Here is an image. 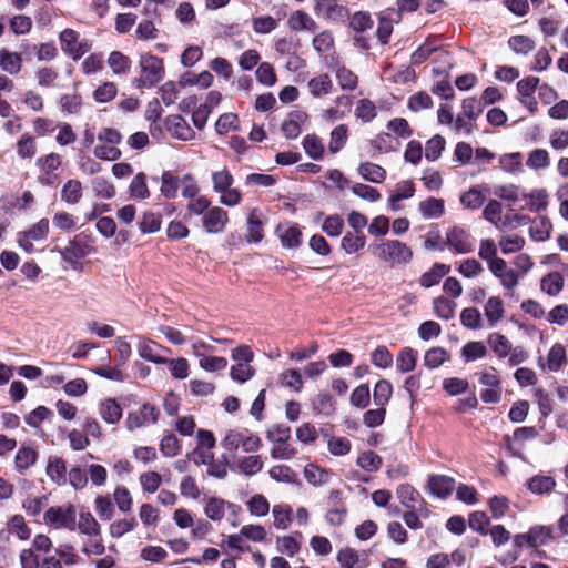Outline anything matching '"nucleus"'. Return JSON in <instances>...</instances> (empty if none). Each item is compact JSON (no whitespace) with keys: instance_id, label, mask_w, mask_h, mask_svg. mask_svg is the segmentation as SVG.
Listing matches in <instances>:
<instances>
[{"instance_id":"nucleus-62","label":"nucleus","mask_w":568,"mask_h":568,"mask_svg":"<svg viewBox=\"0 0 568 568\" xmlns=\"http://www.w3.org/2000/svg\"><path fill=\"white\" fill-rule=\"evenodd\" d=\"M8 530L10 534L17 536L20 540H27L31 536V530L27 526L24 518L21 515H14L8 521Z\"/></svg>"},{"instance_id":"nucleus-36","label":"nucleus","mask_w":568,"mask_h":568,"mask_svg":"<svg viewBox=\"0 0 568 568\" xmlns=\"http://www.w3.org/2000/svg\"><path fill=\"white\" fill-rule=\"evenodd\" d=\"M307 88L313 97L320 98L328 94L332 91L333 82L328 74L322 73L311 79L307 83Z\"/></svg>"},{"instance_id":"nucleus-57","label":"nucleus","mask_w":568,"mask_h":568,"mask_svg":"<svg viewBox=\"0 0 568 568\" xmlns=\"http://www.w3.org/2000/svg\"><path fill=\"white\" fill-rule=\"evenodd\" d=\"M393 394V386L387 379H381L376 383L373 392V398L376 406H385Z\"/></svg>"},{"instance_id":"nucleus-34","label":"nucleus","mask_w":568,"mask_h":568,"mask_svg":"<svg viewBox=\"0 0 568 568\" xmlns=\"http://www.w3.org/2000/svg\"><path fill=\"white\" fill-rule=\"evenodd\" d=\"M366 245V236L364 233L347 232L342 241L341 248L346 254H356Z\"/></svg>"},{"instance_id":"nucleus-56","label":"nucleus","mask_w":568,"mask_h":568,"mask_svg":"<svg viewBox=\"0 0 568 568\" xmlns=\"http://www.w3.org/2000/svg\"><path fill=\"white\" fill-rule=\"evenodd\" d=\"M304 476L307 483L313 486H322L329 480L328 471L313 464L305 466Z\"/></svg>"},{"instance_id":"nucleus-12","label":"nucleus","mask_w":568,"mask_h":568,"mask_svg":"<svg viewBox=\"0 0 568 568\" xmlns=\"http://www.w3.org/2000/svg\"><path fill=\"white\" fill-rule=\"evenodd\" d=\"M160 352L171 353V349L146 338H141L138 344V354L148 362L164 364L166 357L162 356Z\"/></svg>"},{"instance_id":"nucleus-39","label":"nucleus","mask_w":568,"mask_h":568,"mask_svg":"<svg viewBox=\"0 0 568 568\" xmlns=\"http://www.w3.org/2000/svg\"><path fill=\"white\" fill-rule=\"evenodd\" d=\"M335 78L339 88L344 91L355 90L358 83V77L345 65L335 68Z\"/></svg>"},{"instance_id":"nucleus-28","label":"nucleus","mask_w":568,"mask_h":568,"mask_svg":"<svg viewBox=\"0 0 568 568\" xmlns=\"http://www.w3.org/2000/svg\"><path fill=\"white\" fill-rule=\"evenodd\" d=\"M38 459V452L28 445H22L14 456V468L19 473H24L32 467Z\"/></svg>"},{"instance_id":"nucleus-33","label":"nucleus","mask_w":568,"mask_h":568,"mask_svg":"<svg viewBox=\"0 0 568 568\" xmlns=\"http://www.w3.org/2000/svg\"><path fill=\"white\" fill-rule=\"evenodd\" d=\"M552 223L546 215H540L530 226L529 234L535 241L544 242L550 237Z\"/></svg>"},{"instance_id":"nucleus-23","label":"nucleus","mask_w":568,"mask_h":568,"mask_svg":"<svg viewBox=\"0 0 568 568\" xmlns=\"http://www.w3.org/2000/svg\"><path fill=\"white\" fill-rule=\"evenodd\" d=\"M273 527L277 530H286L290 528L294 513L288 504H275L272 507Z\"/></svg>"},{"instance_id":"nucleus-46","label":"nucleus","mask_w":568,"mask_h":568,"mask_svg":"<svg viewBox=\"0 0 568 568\" xmlns=\"http://www.w3.org/2000/svg\"><path fill=\"white\" fill-rule=\"evenodd\" d=\"M108 64L114 74H126L131 69V59L120 51H112L108 58Z\"/></svg>"},{"instance_id":"nucleus-31","label":"nucleus","mask_w":568,"mask_h":568,"mask_svg":"<svg viewBox=\"0 0 568 568\" xmlns=\"http://www.w3.org/2000/svg\"><path fill=\"white\" fill-rule=\"evenodd\" d=\"M83 195L82 183L77 179L68 180L61 189V201L74 205L78 204Z\"/></svg>"},{"instance_id":"nucleus-41","label":"nucleus","mask_w":568,"mask_h":568,"mask_svg":"<svg viewBox=\"0 0 568 568\" xmlns=\"http://www.w3.org/2000/svg\"><path fill=\"white\" fill-rule=\"evenodd\" d=\"M456 307L455 302L443 296L436 297L433 301L434 314L444 321H449L455 316Z\"/></svg>"},{"instance_id":"nucleus-53","label":"nucleus","mask_w":568,"mask_h":568,"mask_svg":"<svg viewBox=\"0 0 568 568\" xmlns=\"http://www.w3.org/2000/svg\"><path fill=\"white\" fill-rule=\"evenodd\" d=\"M485 202V194L478 186L470 187L460 195V203L465 209L477 210Z\"/></svg>"},{"instance_id":"nucleus-3","label":"nucleus","mask_w":568,"mask_h":568,"mask_svg":"<svg viewBox=\"0 0 568 568\" xmlns=\"http://www.w3.org/2000/svg\"><path fill=\"white\" fill-rule=\"evenodd\" d=\"M483 112V108L475 97L464 99L462 111L457 114L454 122V131L469 135L476 129V120Z\"/></svg>"},{"instance_id":"nucleus-19","label":"nucleus","mask_w":568,"mask_h":568,"mask_svg":"<svg viewBox=\"0 0 568 568\" xmlns=\"http://www.w3.org/2000/svg\"><path fill=\"white\" fill-rule=\"evenodd\" d=\"M45 473L55 485L64 486L68 484L67 464L61 457L50 456L48 458Z\"/></svg>"},{"instance_id":"nucleus-51","label":"nucleus","mask_w":568,"mask_h":568,"mask_svg":"<svg viewBox=\"0 0 568 568\" xmlns=\"http://www.w3.org/2000/svg\"><path fill=\"white\" fill-rule=\"evenodd\" d=\"M566 364V349L560 343L551 346L547 355V367L551 372L559 371Z\"/></svg>"},{"instance_id":"nucleus-38","label":"nucleus","mask_w":568,"mask_h":568,"mask_svg":"<svg viewBox=\"0 0 568 568\" xmlns=\"http://www.w3.org/2000/svg\"><path fill=\"white\" fill-rule=\"evenodd\" d=\"M17 155L20 159H32L37 154V141L30 133H23L16 144Z\"/></svg>"},{"instance_id":"nucleus-58","label":"nucleus","mask_w":568,"mask_h":568,"mask_svg":"<svg viewBox=\"0 0 568 568\" xmlns=\"http://www.w3.org/2000/svg\"><path fill=\"white\" fill-rule=\"evenodd\" d=\"M526 164L532 170H544L550 165L549 153L545 149H534L528 154Z\"/></svg>"},{"instance_id":"nucleus-25","label":"nucleus","mask_w":568,"mask_h":568,"mask_svg":"<svg viewBox=\"0 0 568 568\" xmlns=\"http://www.w3.org/2000/svg\"><path fill=\"white\" fill-rule=\"evenodd\" d=\"M22 69V57L21 54L9 51L8 49H0V70L10 74L16 75Z\"/></svg>"},{"instance_id":"nucleus-4","label":"nucleus","mask_w":568,"mask_h":568,"mask_svg":"<svg viewBox=\"0 0 568 568\" xmlns=\"http://www.w3.org/2000/svg\"><path fill=\"white\" fill-rule=\"evenodd\" d=\"M377 257L385 263L406 264L413 258L409 246L398 240H386L376 246Z\"/></svg>"},{"instance_id":"nucleus-26","label":"nucleus","mask_w":568,"mask_h":568,"mask_svg":"<svg viewBox=\"0 0 568 568\" xmlns=\"http://www.w3.org/2000/svg\"><path fill=\"white\" fill-rule=\"evenodd\" d=\"M336 560L341 568H366L367 561L353 548L346 547L337 552Z\"/></svg>"},{"instance_id":"nucleus-54","label":"nucleus","mask_w":568,"mask_h":568,"mask_svg":"<svg viewBox=\"0 0 568 568\" xmlns=\"http://www.w3.org/2000/svg\"><path fill=\"white\" fill-rule=\"evenodd\" d=\"M488 344L493 352L499 357L508 356L511 351V343L508 338L499 333H493L488 336Z\"/></svg>"},{"instance_id":"nucleus-13","label":"nucleus","mask_w":568,"mask_h":568,"mask_svg":"<svg viewBox=\"0 0 568 568\" xmlns=\"http://www.w3.org/2000/svg\"><path fill=\"white\" fill-rule=\"evenodd\" d=\"M165 123L171 135L179 140L191 141L195 138L194 130L189 125L186 120L179 114L168 116Z\"/></svg>"},{"instance_id":"nucleus-37","label":"nucleus","mask_w":568,"mask_h":568,"mask_svg":"<svg viewBox=\"0 0 568 568\" xmlns=\"http://www.w3.org/2000/svg\"><path fill=\"white\" fill-rule=\"evenodd\" d=\"M219 194V202L225 206H236L242 201V193L237 187H234V183H229L226 186H222L214 191Z\"/></svg>"},{"instance_id":"nucleus-52","label":"nucleus","mask_w":568,"mask_h":568,"mask_svg":"<svg viewBox=\"0 0 568 568\" xmlns=\"http://www.w3.org/2000/svg\"><path fill=\"white\" fill-rule=\"evenodd\" d=\"M416 362L417 353L410 347H405L396 358V366L400 373H409L415 369Z\"/></svg>"},{"instance_id":"nucleus-9","label":"nucleus","mask_w":568,"mask_h":568,"mask_svg":"<svg viewBox=\"0 0 568 568\" xmlns=\"http://www.w3.org/2000/svg\"><path fill=\"white\" fill-rule=\"evenodd\" d=\"M446 244L455 254H467L474 250L470 234L459 226L447 231Z\"/></svg>"},{"instance_id":"nucleus-14","label":"nucleus","mask_w":568,"mask_h":568,"mask_svg":"<svg viewBox=\"0 0 568 568\" xmlns=\"http://www.w3.org/2000/svg\"><path fill=\"white\" fill-rule=\"evenodd\" d=\"M264 237V216L258 209H253L246 222L245 240L248 243H258Z\"/></svg>"},{"instance_id":"nucleus-21","label":"nucleus","mask_w":568,"mask_h":568,"mask_svg":"<svg viewBox=\"0 0 568 568\" xmlns=\"http://www.w3.org/2000/svg\"><path fill=\"white\" fill-rule=\"evenodd\" d=\"M263 467L264 462L260 455H250L236 459L233 469L244 476L252 477L258 474Z\"/></svg>"},{"instance_id":"nucleus-18","label":"nucleus","mask_w":568,"mask_h":568,"mask_svg":"<svg viewBox=\"0 0 568 568\" xmlns=\"http://www.w3.org/2000/svg\"><path fill=\"white\" fill-rule=\"evenodd\" d=\"M523 201L525 204L521 209L539 213L547 210L549 205V193L546 189H534L530 192H526V196H524Z\"/></svg>"},{"instance_id":"nucleus-48","label":"nucleus","mask_w":568,"mask_h":568,"mask_svg":"<svg viewBox=\"0 0 568 568\" xmlns=\"http://www.w3.org/2000/svg\"><path fill=\"white\" fill-rule=\"evenodd\" d=\"M556 486V481L551 476L536 475L527 484L528 489L532 494H547Z\"/></svg>"},{"instance_id":"nucleus-8","label":"nucleus","mask_w":568,"mask_h":568,"mask_svg":"<svg viewBox=\"0 0 568 568\" xmlns=\"http://www.w3.org/2000/svg\"><path fill=\"white\" fill-rule=\"evenodd\" d=\"M62 50L74 60L85 54L91 45L87 40H80V36L72 29L63 30L59 36Z\"/></svg>"},{"instance_id":"nucleus-16","label":"nucleus","mask_w":568,"mask_h":568,"mask_svg":"<svg viewBox=\"0 0 568 568\" xmlns=\"http://www.w3.org/2000/svg\"><path fill=\"white\" fill-rule=\"evenodd\" d=\"M315 11L333 21H344L348 17L347 9L336 0H315Z\"/></svg>"},{"instance_id":"nucleus-11","label":"nucleus","mask_w":568,"mask_h":568,"mask_svg":"<svg viewBox=\"0 0 568 568\" xmlns=\"http://www.w3.org/2000/svg\"><path fill=\"white\" fill-rule=\"evenodd\" d=\"M229 222L227 212L220 206H212L203 216L202 224L207 233H221Z\"/></svg>"},{"instance_id":"nucleus-6","label":"nucleus","mask_w":568,"mask_h":568,"mask_svg":"<svg viewBox=\"0 0 568 568\" xmlns=\"http://www.w3.org/2000/svg\"><path fill=\"white\" fill-rule=\"evenodd\" d=\"M53 251L59 252L63 261L73 264L93 253L94 247L89 243L87 236L78 234L69 241L64 248H54Z\"/></svg>"},{"instance_id":"nucleus-47","label":"nucleus","mask_w":568,"mask_h":568,"mask_svg":"<svg viewBox=\"0 0 568 568\" xmlns=\"http://www.w3.org/2000/svg\"><path fill=\"white\" fill-rule=\"evenodd\" d=\"M278 27V21L270 14L254 16L252 29L256 34H270Z\"/></svg>"},{"instance_id":"nucleus-15","label":"nucleus","mask_w":568,"mask_h":568,"mask_svg":"<svg viewBox=\"0 0 568 568\" xmlns=\"http://www.w3.org/2000/svg\"><path fill=\"white\" fill-rule=\"evenodd\" d=\"M276 234L283 247L295 248L301 245L302 232L296 223L284 222L278 224Z\"/></svg>"},{"instance_id":"nucleus-1","label":"nucleus","mask_w":568,"mask_h":568,"mask_svg":"<svg viewBox=\"0 0 568 568\" xmlns=\"http://www.w3.org/2000/svg\"><path fill=\"white\" fill-rule=\"evenodd\" d=\"M221 446L232 457H235L240 448L244 453L257 452L262 446V440L256 434L229 429L221 440Z\"/></svg>"},{"instance_id":"nucleus-64","label":"nucleus","mask_w":568,"mask_h":568,"mask_svg":"<svg viewBox=\"0 0 568 568\" xmlns=\"http://www.w3.org/2000/svg\"><path fill=\"white\" fill-rule=\"evenodd\" d=\"M344 220L338 214H332L324 219L322 231L331 237H338L343 233Z\"/></svg>"},{"instance_id":"nucleus-42","label":"nucleus","mask_w":568,"mask_h":568,"mask_svg":"<svg viewBox=\"0 0 568 568\" xmlns=\"http://www.w3.org/2000/svg\"><path fill=\"white\" fill-rule=\"evenodd\" d=\"M356 465L367 473H375L382 467V458L373 450H365L357 456Z\"/></svg>"},{"instance_id":"nucleus-60","label":"nucleus","mask_w":568,"mask_h":568,"mask_svg":"<svg viewBox=\"0 0 568 568\" xmlns=\"http://www.w3.org/2000/svg\"><path fill=\"white\" fill-rule=\"evenodd\" d=\"M129 191L131 196L136 200H144L150 196V192L146 185V176L144 173H138L132 179Z\"/></svg>"},{"instance_id":"nucleus-5","label":"nucleus","mask_w":568,"mask_h":568,"mask_svg":"<svg viewBox=\"0 0 568 568\" xmlns=\"http://www.w3.org/2000/svg\"><path fill=\"white\" fill-rule=\"evenodd\" d=\"M43 521L53 529L75 530L77 513L72 504L52 506L45 510Z\"/></svg>"},{"instance_id":"nucleus-55","label":"nucleus","mask_w":568,"mask_h":568,"mask_svg":"<svg viewBox=\"0 0 568 568\" xmlns=\"http://www.w3.org/2000/svg\"><path fill=\"white\" fill-rule=\"evenodd\" d=\"M509 48L516 54L527 55L536 47L535 41L528 36H513L508 40Z\"/></svg>"},{"instance_id":"nucleus-2","label":"nucleus","mask_w":568,"mask_h":568,"mask_svg":"<svg viewBox=\"0 0 568 568\" xmlns=\"http://www.w3.org/2000/svg\"><path fill=\"white\" fill-rule=\"evenodd\" d=\"M141 74L135 79L136 88H152L163 80L165 70L162 59L151 53L140 57Z\"/></svg>"},{"instance_id":"nucleus-35","label":"nucleus","mask_w":568,"mask_h":568,"mask_svg":"<svg viewBox=\"0 0 568 568\" xmlns=\"http://www.w3.org/2000/svg\"><path fill=\"white\" fill-rule=\"evenodd\" d=\"M396 495L400 504L408 509H415L418 503H423L419 493L408 484L398 486Z\"/></svg>"},{"instance_id":"nucleus-59","label":"nucleus","mask_w":568,"mask_h":568,"mask_svg":"<svg viewBox=\"0 0 568 568\" xmlns=\"http://www.w3.org/2000/svg\"><path fill=\"white\" fill-rule=\"evenodd\" d=\"M161 215L154 212H144L138 225L143 234L155 233L161 229Z\"/></svg>"},{"instance_id":"nucleus-29","label":"nucleus","mask_w":568,"mask_h":568,"mask_svg":"<svg viewBox=\"0 0 568 568\" xmlns=\"http://www.w3.org/2000/svg\"><path fill=\"white\" fill-rule=\"evenodd\" d=\"M494 194L511 204H517L526 196V191L516 184H500L494 187Z\"/></svg>"},{"instance_id":"nucleus-30","label":"nucleus","mask_w":568,"mask_h":568,"mask_svg":"<svg viewBox=\"0 0 568 568\" xmlns=\"http://www.w3.org/2000/svg\"><path fill=\"white\" fill-rule=\"evenodd\" d=\"M450 272V266L444 263H435L429 271L422 274L419 284L425 287L437 285L440 280Z\"/></svg>"},{"instance_id":"nucleus-24","label":"nucleus","mask_w":568,"mask_h":568,"mask_svg":"<svg viewBox=\"0 0 568 568\" xmlns=\"http://www.w3.org/2000/svg\"><path fill=\"white\" fill-rule=\"evenodd\" d=\"M302 534L294 532L292 535L277 536L275 539V548L280 554L294 557L301 549Z\"/></svg>"},{"instance_id":"nucleus-7","label":"nucleus","mask_w":568,"mask_h":568,"mask_svg":"<svg viewBox=\"0 0 568 568\" xmlns=\"http://www.w3.org/2000/svg\"><path fill=\"white\" fill-rule=\"evenodd\" d=\"M160 412L151 404H144L136 410L130 412L125 418V427L132 432L154 425L159 419Z\"/></svg>"},{"instance_id":"nucleus-40","label":"nucleus","mask_w":568,"mask_h":568,"mask_svg":"<svg viewBox=\"0 0 568 568\" xmlns=\"http://www.w3.org/2000/svg\"><path fill=\"white\" fill-rule=\"evenodd\" d=\"M540 287L546 294L556 296L564 288V277L558 272L548 273L541 278Z\"/></svg>"},{"instance_id":"nucleus-61","label":"nucleus","mask_w":568,"mask_h":568,"mask_svg":"<svg viewBox=\"0 0 568 568\" xmlns=\"http://www.w3.org/2000/svg\"><path fill=\"white\" fill-rule=\"evenodd\" d=\"M165 365L169 366L170 373L172 377L176 379H185L190 374V365L187 359L183 357L179 358H168L164 362Z\"/></svg>"},{"instance_id":"nucleus-20","label":"nucleus","mask_w":568,"mask_h":568,"mask_svg":"<svg viewBox=\"0 0 568 568\" xmlns=\"http://www.w3.org/2000/svg\"><path fill=\"white\" fill-rule=\"evenodd\" d=\"M488 327H495L505 316L504 302L499 296H490L484 305Z\"/></svg>"},{"instance_id":"nucleus-43","label":"nucleus","mask_w":568,"mask_h":568,"mask_svg":"<svg viewBox=\"0 0 568 568\" xmlns=\"http://www.w3.org/2000/svg\"><path fill=\"white\" fill-rule=\"evenodd\" d=\"M419 211L425 219H437L444 214V201L436 197H429L419 203Z\"/></svg>"},{"instance_id":"nucleus-17","label":"nucleus","mask_w":568,"mask_h":568,"mask_svg":"<svg viewBox=\"0 0 568 568\" xmlns=\"http://www.w3.org/2000/svg\"><path fill=\"white\" fill-rule=\"evenodd\" d=\"M286 23L292 31L296 32H314L317 29L316 21L304 10L291 12Z\"/></svg>"},{"instance_id":"nucleus-45","label":"nucleus","mask_w":568,"mask_h":568,"mask_svg":"<svg viewBox=\"0 0 568 568\" xmlns=\"http://www.w3.org/2000/svg\"><path fill=\"white\" fill-rule=\"evenodd\" d=\"M248 513L254 517H264L270 513L271 505L262 494L253 495L246 503Z\"/></svg>"},{"instance_id":"nucleus-27","label":"nucleus","mask_w":568,"mask_h":568,"mask_svg":"<svg viewBox=\"0 0 568 568\" xmlns=\"http://www.w3.org/2000/svg\"><path fill=\"white\" fill-rule=\"evenodd\" d=\"M99 414L105 423L114 425L122 417V407L115 399L105 398L99 404Z\"/></svg>"},{"instance_id":"nucleus-63","label":"nucleus","mask_w":568,"mask_h":568,"mask_svg":"<svg viewBox=\"0 0 568 568\" xmlns=\"http://www.w3.org/2000/svg\"><path fill=\"white\" fill-rule=\"evenodd\" d=\"M445 144H446L445 139L439 134L434 135L432 139H429L426 142V146H425L426 160H428V161L438 160L445 149Z\"/></svg>"},{"instance_id":"nucleus-49","label":"nucleus","mask_w":568,"mask_h":568,"mask_svg":"<svg viewBox=\"0 0 568 568\" xmlns=\"http://www.w3.org/2000/svg\"><path fill=\"white\" fill-rule=\"evenodd\" d=\"M78 528L85 536H100L101 526L89 511L81 513L79 516Z\"/></svg>"},{"instance_id":"nucleus-32","label":"nucleus","mask_w":568,"mask_h":568,"mask_svg":"<svg viewBox=\"0 0 568 568\" xmlns=\"http://www.w3.org/2000/svg\"><path fill=\"white\" fill-rule=\"evenodd\" d=\"M362 179L372 183H383L386 179V170L373 162H363L357 168Z\"/></svg>"},{"instance_id":"nucleus-10","label":"nucleus","mask_w":568,"mask_h":568,"mask_svg":"<svg viewBox=\"0 0 568 568\" xmlns=\"http://www.w3.org/2000/svg\"><path fill=\"white\" fill-rule=\"evenodd\" d=\"M229 509L232 514L240 511V506L233 503H227L219 497H210L205 500L204 514L213 521H221Z\"/></svg>"},{"instance_id":"nucleus-22","label":"nucleus","mask_w":568,"mask_h":568,"mask_svg":"<svg viewBox=\"0 0 568 568\" xmlns=\"http://www.w3.org/2000/svg\"><path fill=\"white\" fill-rule=\"evenodd\" d=\"M428 488L432 495L444 499L453 493L455 481L448 476L434 475L428 480Z\"/></svg>"},{"instance_id":"nucleus-44","label":"nucleus","mask_w":568,"mask_h":568,"mask_svg":"<svg viewBox=\"0 0 568 568\" xmlns=\"http://www.w3.org/2000/svg\"><path fill=\"white\" fill-rule=\"evenodd\" d=\"M306 115L302 112H293L282 124V131L287 139H295L301 134V123Z\"/></svg>"},{"instance_id":"nucleus-50","label":"nucleus","mask_w":568,"mask_h":568,"mask_svg":"<svg viewBox=\"0 0 568 568\" xmlns=\"http://www.w3.org/2000/svg\"><path fill=\"white\" fill-rule=\"evenodd\" d=\"M161 194L165 199H174L180 187V178L174 175L171 171H165L161 176Z\"/></svg>"}]
</instances>
